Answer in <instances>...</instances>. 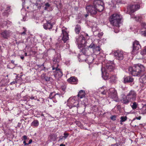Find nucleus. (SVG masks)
<instances>
[{
	"label": "nucleus",
	"instance_id": "obj_16",
	"mask_svg": "<svg viewBox=\"0 0 146 146\" xmlns=\"http://www.w3.org/2000/svg\"><path fill=\"white\" fill-rule=\"evenodd\" d=\"M140 6L138 4L132 5L130 6V11L132 13H134L140 8Z\"/></svg>",
	"mask_w": 146,
	"mask_h": 146
},
{
	"label": "nucleus",
	"instance_id": "obj_42",
	"mask_svg": "<svg viewBox=\"0 0 146 146\" xmlns=\"http://www.w3.org/2000/svg\"><path fill=\"white\" fill-rule=\"evenodd\" d=\"M141 26L142 27L141 29H143L144 28H146L145 27L146 26V24L144 22L141 23Z\"/></svg>",
	"mask_w": 146,
	"mask_h": 146
},
{
	"label": "nucleus",
	"instance_id": "obj_62",
	"mask_svg": "<svg viewBox=\"0 0 146 146\" xmlns=\"http://www.w3.org/2000/svg\"><path fill=\"white\" fill-rule=\"evenodd\" d=\"M21 59H23L24 58V57L23 56H21Z\"/></svg>",
	"mask_w": 146,
	"mask_h": 146
},
{
	"label": "nucleus",
	"instance_id": "obj_7",
	"mask_svg": "<svg viewBox=\"0 0 146 146\" xmlns=\"http://www.w3.org/2000/svg\"><path fill=\"white\" fill-rule=\"evenodd\" d=\"M103 4L102 2L98 0H96L94 2V5H95V7L97 11L99 12H101L103 10L104 7Z\"/></svg>",
	"mask_w": 146,
	"mask_h": 146
},
{
	"label": "nucleus",
	"instance_id": "obj_43",
	"mask_svg": "<svg viewBox=\"0 0 146 146\" xmlns=\"http://www.w3.org/2000/svg\"><path fill=\"white\" fill-rule=\"evenodd\" d=\"M64 136H62V137H64L65 139H66L67 137L68 136V135H69V133H64Z\"/></svg>",
	"mask_w": 146,
	"mask_h": 146
},
{
	"label": "nucleus",
	"instance_id": "obj_15",
	"mask_svg": "<svg viewBox=\"0 0 146 146\" xmlns=\"http://www.w3.org/2000/svg\"><path fill=\"white\" fill-rule=\"evenodd\" d=\"M63 37L62 38V40L65 43L68 39V35L65 29H63L62 30Z\"/></svg>",
	"mask_w": 146,
	"mask_h": 146
},
{
	"label": "nucleus",
	"instance_id": "obj_41",
	"mask_svg": "<svg viewBox=\"0 0 146 146\" xmlns=\"http://www.w3.org/2000/svg\"><path fill=\"white\" fill-rule=\"evenodd\" d=\"M54 3L57 5H60V0H56L54 1Z\"/></svg>",
	"mask_w": 146,
	"mask_h": 146
},
{
	"label": "nucleus",
	"instance_id": "obj_24",
	"mask_svg": "<svg viewBox=\"0 0 146 146\" xmlns=\"http://www.w3.org/2000/svg\"><path fill=\"white\" fill-rule=\"evenodd\" d=\"M81 30V27L80 25H77L75 28L74 30L76 33V34H78L80 33Z\"/></svg>",
	"mask_w": 146,
	"mask_h": 146
},
{
	"label": "nucleus",
	"instance_id": "obj_32",
	"mask_svg": "<svg viewBox=\"0 0 146 146\" xmlns=\"http://www.w3.org/2000/svg\"><path fill=\"white\" fill-rule=\"evenodd\" d=\"M94 60V58L92 56H90L88 58L87 60L88 61V63L91 64L93 62Z\"/></svg>",
	"mask_w": 146,
	"mask_h": 146
},
{
	"label": "nucleus",
	"instance_id": "obj_5",
	"mask_svg": "<svg viewBox=\"0 0 146 146\" xmlns=\"http://www.w3.org/2000/svg\"><path fill=\"white\" fill-rule=\"evenodd\" d=\"M81 33L82 34L80 35L77 36L76 38L75 42L78 45V47L79 49L85 46L86 44L85 38L82 35L83 33Z\"/></svg>",
	"mask_w": 146,
	"mask_h": 146
},
{
	"label": "nucleus",
	"instance_id": "obj_14",
	"mask_svg": "<svg viewBox=\"0 0 146 146\" xmlns=\"http://www.w3.org/2000/svg\"><path fill=\"white\" fill-rule=\"evenodd\" d=\"M11 34V32L9 30H4L1 33L2 36L5 39H8L9 38Z\"/></svg>",
	"mask_w": 146,
	"mask_h": 146
},
{
	"label": "nucleus",
	"instance_id": "obj_40",
	"mask_svg": "<svg viewBox=\"0 0 146 146\" xmlns=\"http://www.w3.org/2000/svg\"><path fill=\"white\" fill-rule=\"evenodd\" d=\"M134 18L137 21H140L141 19V17L139 16H135Z\"/></svg>",
	"mask_w": 146,
	"mask_h": 146
},
{
	"label": "nucleus",
	"instance_id": "obj_6",
	"mask_svg": "<svg viewBox=\"0 0 146 146\" xmlns=\"http://www.w3.org/2000/svg\"><path fill=\"white\" fill-rule=\"evenodd\" d=\"M141 48V46L139 41L137 40L135 41L133 43V49L131 53L133 54H137L138 50Z\"/></svg>",
	"mask_w": 146,
	"mask_h": 146
},
{
	"label": "nucleus",
	"instance_id": "obj_21",
	"mask_svg": "<svg viewBox=\"0 0 146 146\" xmlns=\"http://www.w3.org/2000/svg\"><path fill=\"white\" fill-rule=\"evenodd\" d=\"M85 94H86L84 91L81 90L79 91L78 95L76 96L78 97V99H79V97L80 98H82L85 97Z\"/></svg>",
	"mask_w": 146,
	"mask_h": 146
},
{
	"label": "nucleus",
	"instance_id": "obj_50",
	"mask_svg": "<svg viewBox=\"0 0 146 146\" xmlns=\"http://www.w3.org/2000/svg\"><path fill=\"white\" fill-rule=\"evenodd\" d=\"M22 137L25 140H26L27 139V137L26 135H24Z\"/></svg>",
	"mask_w": 146,
	"mask_h": 146
},
{
	"label": "nucleus",
	"instance_id": "obj_10",
	"mask_svg": "<svg viewBox=\"0 0 146 146\" xmlns=\"http://www.w3.org/2000/svg\"><path fill=\"white\" fill-rule=\"evenodd\" d=\"M114 65L112 63V61H108L105 64V67H103L105 70L107 72H110L112 71L114 69Z\"/></svg>",
	"mask_w": 146,
	"mask_h": 146
},
{
	"label": "nucleus",
	"instance_id": "obj_17",
	"mask_svg": "<svg viewBox=\"0 0 146 146\" xmlns=\"http://www.w3.org/2000/svg\"><path fill=\"white\" fill-rule=\"evenodd\" d=\"M121 102L124 104L127 105L129 102H131L127 95H124L121 100Z\"/></svg>",
	"mask_w": 146,
	"mask_h": 146
},
{
	"label": "nucleus",
	"instance_id": "obj_53",
	"mask_svg": "<svg viewBox=\"0 0 146 146\" xmlns=\"http://www.w3.org/2000/svg\"><path fill=\"white\" fill-rule=\"evenodd\" d=\"M26 31V30L25 29L24 32H22L21 33V35L25 34Z\"/></svg>",
	"mask_w": 146,
	"mask_h": 146
},
{
	"label": "nucleus",
	"instance_id": "obj_20",
	"mask_svg": "<svg viewBox=\"0 0 146 146\" xmlns=\"http://www.w3.org/2000/svg\"><path fill=\"white\" fill-rule=\"evenodd\" d=\"M54 97L51 101H53L54 102L56 103L58 100L61 97V95L60 94H56L53 95Z\"/></svg>",
	"mask_w": 146,
	"mask_h": 146
},
{
	"label": "nucleus",
	"instance_id": "obj_58",
	"mask_svg": "<svg viewBox=\"0 0 146 146\" xmlns=\"http://www.w3.org/2000/svg\"><path fill=\"white\" fill-rule=\"evenodd\" d=\"M14 62H15L13 60H12L11 61V63L14 64Z\"/></svg>",
	"mask_w": 146,
	"mask_h": 146
},
{
	"label": "nucleus",
	"instance_id": "obj_46",
	"mask_svg": "<svg viewBox=\"0 0 146 146\" xmlns=\"http://www.w3.org/2000/svg\"><path fill=\"white\" fill-rule=\"evenodd\" d=\"M103 33H99L98 34V36L101 38L103 35Z\"/></svg>",
	"mask_w": 146,
	"mask_h": 146
},
{
	"label": "nucleus",
	"instance_id": "obj_3",
	"mask_svg": "<svg viewBox=\"0 0 146 146\" xmlns=\"http://www.w3.org/2000/svg\"><path fill=\"white\" fill-rule=\"evenodd\" d=\"M122 19V17L120 14L118 13H114L110 16L109 21L111 25L118 27Z\"/></svg>",
	"mask_w": 146,
	"mask_h": 146
},
{
	"label": "nucleus",
	"instance_id": "obj_39",
	"mask_svg": "<svg viewBox=\"0 0 146 146\" xmlns=\"http://www.w3.org/2000/svg\"><path fill=\"white\" fill-rule=\"evenodd\" d=\"M55 94L54 92L51 93L49 95V96L48 99L49 98H50L51 100H50L51 101V100H52L53 98V97H54L53 95Z\"/></svg>",
	"mask_w": 146,
	"mask_h": 146
},
{
	"label": "nucleus",
	"instance_id": "obj_27",
	"mask_svg": "<svg viewBox=\"0 0 146 146\" xmlns=\"http://www.w3.org/2000/svg\"><path fill=\"white\" fill-rule=\"evenodd\" d=\"M53 9L51 5L48 3H46V10L48 11H51Z\"/></svg>",
	"mask_w": 146,
	"mask_h": 146
},
{
	"label": "nucleus",
	"instance_id": "obj_11",
	"mask_svg": "<svg viewBox=\"0 0 146 146\" xmlns=\"http://www.w3.org/2000/svg\"><path fill=\"white\" fill-rule=\"evenodd\" d=\"M127 95L131 102L136 100L137 94L134 91L132 90L130 91Z\"/></svg>",
	"mask_w": 146,
	"mask_h": 146
},
{
	"label": "nucleus",
	"instance_id": "obj_35",
	"mask_svg": "<svg viewBox=\"0 0 146 146\" xmlns=\"http://www.w3.org/2000/svg\"><path fill=\"white\" fill-rule=\"evenodd\" d=\"M98 46L97 45L95 44L94 43H92L89 46V47L93 48V50L96 48V46Z\"/></svg>",
	"mask_w": 146,
	"mask_h": 146
},
{
	"label": "nucleus",
	"instance_id": "obj_18",
	"mask_svg": "<svg viewBox=\"0 0 146 146\" xmlns=\"http://www.w3.org/2000/svg\"><path fill=\"white\" fill-rule=\"evenodd\" d=\"M67 80L69 83L74 84H77L78 81L77 78L74 76L71 77L68 79Z\"/></svg>",
	"mask_w": 146,
	"mask_h": 146
},
{
	"label": "nucleus",
	"instance_id": "obj_34",
	"mask_svg": "<svg viewBox=\"0 0 146 146\" xmlns=\"http://www.w3.org/2000/svg\"><path fill=\"white\" fill-rule=\"evenodd\" d=\"M141 54L143 55L146 54V46L144 47L143 50L141 51Z\"/></svg>",
	"mask_w": 146,
	"mask_h": 146
},
{
	"label": "nucleus",
	"instance_id": "obj_33",
	"mask_svg": "<svg viewBox=\"0 0 146 146\" xmlns=\"http://www.w3.org/2000/svg\"><path fill=\"white\" fill-rule=\"evenodd\" d=\"M32 125L35 126H38L39 124L38 121L37 120H34L32 123Z\"/></svg>",
	"mask_w": 146,
	"mask_h": 146
},
{
	"label": "nucleus",
	"instance_id": "obj_61",
	"mask_svg": "<svg viewBox=\"0 0 146 146\" xmlns=\"http://www.w3.org/2000/svg\"><path fill=\"white\" fill-rule=\"evenodd\" d=\"M43 26L44 28L45 29H46V25L44 24V25H43Z\"/></svg>",
	"mask_w": 146,
	"mask_h": 146
},
{
	"label": "nucleus",
	"instance_id": "obj_56",
	"mask_svg": "<svg viewBox=\"0 0 146 146\" xmlns=\"http://www.w3.org/2000/svg\"><path fill=\"white\" fill-rule=\"evenodd\" d=\"M21 123H18V125H17L18 127H20L21 126Z\"/></svg>",
	"mask_w": 146,
	"mask_h": 146
},
{
	"label": "nucleus",
	"instance_id": "obj_22",
	"mask_svg": "<svg viewBox=\"0 0 146 146\" xmlns=\"http://www.w3.org/2000/svg\"><path fill=\"white\" fill-rule=\"evenodd\" d=\"M133 78L130 76L124 77V83L131 82L133 81Z\"/></svg>",
	"mask_w": 146,
	"mask_h": 146
},
{
	"label": "nucleus",
	"instance_id": "obj_8",
	"mask_svg": "<svg viewBox=\"0 0 146 146\" xmlns=\"http://www.w3.org/2000/svg\"><path fill=\"white\" fill-rule=\"evenodd\" d=\"M110 93L109 94V95L110 98L113 99L114 101H118V98L116 90L114 88H111L110 89Z\"/></svg>",
	"mask_w": 146,
	"mask_h": 146
},
{
	"label": "nucleus",
	"instance_id": "obj_12",
	"mask_svg": "<svg viewBox=\"0 0 146 146\" xmlns=\"http://www.w3.org/2000/svg\"><path fill=\"white\" fill-rule=\"evenodd\" d=\"M114 55L116 57L117 59L121 60L124 58V54L123 51L117 50L114 53Z\"/></svg>",
	"mask_w": 146,
	"mask_h": 146
},
{
	"label": "nucleus",
	"instance_id": "obj_64",
	"mask_svg": "<svg viewBox=\"0 0 146 146\" xmlns=\"http://www.w3.org/2000/svg\"><path fill=\"white\" fill-rule=\"evenodd\" d=\"M25 56H27V53H25Z\"/></svg>",
	"mask_w": 146,
	"mask_h": 146
},
{
	"label": "nucleus",
	"instance_id": "obj_29",
	"mask_svg": "<svg viewBox=\"0 0 146 146\" xmlns=\"http://www.w3.org/2000/svg\"><path fill=\"white\" fill-rule=\"evenodd\" d=\"M141 33L143 36H146V28H144L143 29H141Z\"/></svg>",
	"mask_w": 146,
	"mask_h": 146
},
{
	"label": "nucleus",
	"instance_id": "obj_19",
	"mask_svg": "<svg viewBox=\"0 0 146 146\" xmlns=\"http://www.w3.org/2000/svg\"><path fill=\"white\" fill-rule=\"evenodd\" d=\"M139 81L142 84V86H144L146 85V73H144L140 78Z\"/></svg>",
	"mask_w": 146,
	"mask_h": 146
},
{
	"label": "nucleus",
	"instance_id": "obj_13",
	"mask_svg": "<svg viewBox=\"0 0 146 146\" xmlns=\"http://www.w3.org/2000/svg\"><path fill=\"white\" fill-rule=\"evenodd\" d=\"M101 71L102 75V77L105 80H107L109 79L110 78L109 74L108 72H107L105 70V69L102 66L101 68Z\"/></svg>",
	"mask_w": 146,
	"mask_h": 146
},
{
	"label": "nucleus",
	"instance_id": "obj_31",
	"mask_svg": "<svg viewBox=\"0 0 146 146\" xmlns=\"http://www.w3.org/2000/svg\"><path fill=\"white\" fill-rule=\"evenodd\" d=\"M120 122L121 124H122V123L123 122L125 121H126L127 119V117L126 116H125V117L123 116H122L120 117Z\"/></svg>",
	"mask_w": 146,
	"mask_h": 146
},
{
	"label": "nucleus",
	"instance_id": "obj_47",
	"mask_svg": "<svg viewBox=\"0 0 146 146\" xmlns=\"http://www.w3.org/2000/svg\"><path fill=\"white\" fill-rule=\"evenodd\" d=\"M141 117L140 116H139L138 117H136L133 119V120H135L136 119L140 120L141 119Z\"/></svg>",
	"mask_w": 146,
	"mask_h": 146
},
{
	"label": "nucleus",
	"instance_id": "obj_52",
	"mask_svg": "<svg viewBox=\"0 0 146 146\" xmlns=\"http://www.w3.org/2000/svg\"><path fill=\"white\" fill-rule=\"evenodd\" d=\"M23 143L24 144V145L25 146L28 145V143H26V141H24Z\"/></svg>",
	"mask_w": 146,
	"mask_h": 146
},
{
	"label": "nucleus",
	"instance_id": "obj_36",
	"mask_svg": "<svg viewBox=\"0 0 146 146\" xmlns=\"http://www.w3.org/2000/svg\"><path fill=\"white\" fill-rule=\"evenodd\" d=\"M138 104L137 103L135 102L133 103V105L131 106V108L133 110L135 109L137 107Z\"/></svg>",
	"mask_w": 146,
	"mask_h": 146
},
{
	"label": "nucleus",
	"instance_id": "obj_44",
	"mask_svg": "<svg viewBox=\"0 0 146 146\" xmlns=\"http://www.w3.org/2000/svg\"><path fill=\"white\" fill-rule=\"evenodd\" d=\"M110 119L111 120L114 121L116 120V117L115 115L112 116L110 117Z\"/></svg>",
	"mask_w": 146,
	"mask_h": 146
},
{
	"label": "nucleus",
	"instance_id": "obj_55",
	"mask_svg": "<svg viewBox=\"0 0 146 146\" xmlns=\"http://www.w3.org/2000/svg\"><path fill=\"white\" fill-rule=\"evenodd\" d=\"M122 0H117V3H121V2Z\"/></svg>",
	"mask_w": 146,
	"mask_h": 146
},
{
	"label": "nucleus",
	"instance_id": "obj_9",
	"mask_svg": "<svg viewBox=\"0 0 146 146\" xmlns=\"http://www.w3.org/2000/svg\"><path fill=\"white\" fill-rule=\"evenodd\" d=\"M86 9L87 11L90 13L91 15H95L97 13L95 5H88L86 7Z\"/></svg>",
	"mask_w": 146,
	"mask_h": 146
},
{
	"label": "nucleus",
	"instance_id": "obj_49",
	"mask_svg": "<svg viewBox=\"0 0 146 146\" xmlns=\"http://www.w3.org/2000/svg\"><path fill=\"white\" fill-rule=\"evenodd\" d=\"M17 83V81L16 80L15 81H14L13 82H12L11 83V85L13 84H15V83Z\"/></svg>",
	"mask_w": 146,
	"mask_h": 146
},
{
	"label": "nucleus",
	"instance_id": "obj_26",
	"mask_svg": "<svg viewBox=\"0 0 146 146\" xmlns=\"http://www.w3.org/2000/svg\"><path fill=\"white\" fill-rule=\"evenodd\" d=\"M100 92L103 95H106L107 92V90L106 89H104V87H103L100 89Z\"/></svg>",
	"mask_w": 146,
	"mask_h": 146
},
{
	"label": "nucleus",
	"instance_id": "obj_1",
	"mask_svg": "<svg viewBox=\"0 0 146 146\" xmlns=\"http://www.w3.org/2000/svg\"><path fill=\"white\" fill-rule=\"evenodd\" d=\"M61 59V56L60 54L58 55L57 57L54 58L53 60L54 65L52 66V69L55 70L54 76L56 78H59L61 77L63 73L60 68H58L59 64L58 63L60 62Z\"/></svg>",
	"mask_w": 146,
	"mask_h": 146
},
{
	"label": "nucleus",
	"instance_id": "obj_57",
	"mask_svg": "<svg viewBox=\"0 0 146 146\" xmlns=\"http://www.w3.org/2000/svg\"><path fill=\"white\" fill-rule=\"evenodd\" d=\"M30 98L31 99V100L35 99V97H33V96H32V97H30Z\"/></svg>",
	"mask_w": 146,
	"mask_h": 146
},
{
	"label": "nucleus",
	"instance_id": "obj_63",
	"mask_svg": "<svg viewBox=\"0 0 146 146\" xmlns=\"http://www.w3.org/2000/svg\"><path fill=\"white\" fill-rule=\"evenodd\" d=\"M63 137H62V136H61V137H60V139H63Z\"/></svg>",
	"mask_w": 146,
	"mask_h": 146
},
{
	"label": "nucleus",
	"instance_id": "obj_48",
	"mask_svg": "<svg viewBox=\"0 0 146 146\" xmlns=\"http://www.w3.org/2000/svg\"><path fill=\"white\" fill-rule=\"evenodd\" d=\"M41 77H42V79H44V80L46 79H45V78H46L45 75L44 74H42L41 75Z\"/></svg>",
	"mask_w": 146,
	"mask_h": 146
},
{
	"label": "nucleus",
	"instance_id": "obj_51",
	"mask_svg": "<svg viewBox=\"0 0 146 146\" xmlns=\"http://www.w3.org/2000/svg\"><path fill=\"white\" fill-rule=\"evenodd\" d=\"M10 7H7V10L6 11L8 12H9L10 11Z\"/></svg>",
	"mask_w": 146,
	"mask_h": 146
},
{
	"label": "nucleus",
	"instance_id": "obj_4",
	"mask_svg": "<svg viewBox=\"0 0 146 146\" xmlns=\"http://www.w3.org/2000/svg\"><path fill=\"white\" fill-rule=\"evenodd\" d=\"M78 97L77 96H75L73 97H71L67 100V105L70 108L73 107H76L78 108L79 106V102Z\"/></svg>",
	"mask_w": 146,
	"mask_h": 146
},
{
	"label": "nucleus",
	"instance_id": "obj_54",
	"mask_svg": "<svg viewBox=\"0 0 146 146\" xmlns=\"http://www.w3.org/2000/svg\"><path fill=\"white\" fill-rule=\"evenodd\" d=\"M32 142V140L31 139H30L29 141V143H28V145L29 144L31 143Z\"/></svg>",
	"mask_w": 146,
	"mask_h": 146
},
{
	"label": "nucleus",
	"instance_id": "obj_23",
	"mask_svg": "<svg viewBox=\"0 0 146 146\" xmlns=\"http://www.w3.org/2000/svg\"><path fill=\"white\" fill-rule=\"evenodd\" d=\"M109 79H110V82L111 83H114L116 81L117 77L116 75H114L110 76Z\"/></svg>",
	"mask_w": 146,
	"mask_h": 146
},
{
	"label": "nucleus",
	"instance_id": "obj_37",
	"mask_svg": "<svg viewBox=\"0 0 146 146\" xmlns=\"http://www.w3.org/2000/svg\"><path fill=\"white\" fill-rule=\"evenodd\" d=\"M143 110L142 113L144 114L146 113V104L144 105L143 107Z\"/></svg>",
	"mask_w": 146,
	"mask_h": 146
},
{
	"label": "nucleus",
	"instance_id": "obj_25",
	"mask_svg": "<svg viewBox=\"0 0 146 146\" xmlns=\"http://www.w3.org/2000/svg\"><path fill=\"white\" fill-rule=\"evenodd\" d=\"M130 29L132 31H133L135 33H137L139 30L136 26L134 25L131 26Z\"/></svg>",
	"mask_w": 146,
	"mask_h": 146
},
{
	"label": "nucleus",
	"instance_id": "obj_28",
	"mask_svg": "<svg viewBox=\"0 0 146 146\" xmlns=\"http://www.w3.org/2000/svg\"><path fill=\"white\" fill-rule=\"evenodd\" d=\"M52 79V78L50 77H47L46 78V85L48 84H51Z\"/></svg>",
	"mask_w": 146,
	"mask_h": 146
},
{
	"label": "nucleus",
	"instance_id": "obj_30",
	"mask_svg": "<svg viewBox=\"0 0 146 146\" xmlns=\"http://www.w3.org/2000/svg\"><path fill=\"white\" fill-rule=\"evenodd\" d=\"M52 25L51 23L49 22H47L46 23V29H52Z\"/></svg>",
	"mask_w": 146,
	"mask_h": 146
},
{
	"label": "nucleus",
	"instance_id": "obj_2",
	"mask_svg": "<svg viewBox=\"0 0 146 146\" xmlns=\"http://www.w3.org/2000/svg\"><path fill=\"white\" fill-rule=\"evenodd\" d=\"M144 70L143 66L139 64H135L133 67H130L129 68L130 73L134 76H140Z\"/></svg>",
	"mask_w": 146,
	"mask_h": 146
},
{
	"label": "nucleus",
	"instance_id": "obj_59",
	"mask_svg": "<svg viewBox=\"0 0 146 146\" xmlns=\"http://www.w3.org/2000/svg\"><path fill=\"white\" fill-rule=\"evenodd\" d=\"M60 146H65L64 144H61L60 145Z\"/></svg>",
	"mask_w": 146,
	"mask_h": 146
},
{
	"label": "nucleus",
	"instance_id": "obj_60",
	"mask_svg": "<svg viewBox=\"0 0 146 146\" xmlns=\"http://www.w3.org/2000/svg\"><path fill=\"white\" fill-rule=\"evenodd\" d=\"M88 16V14H86L85 15V16L86 17H87Z\"/></svg>",
	"mask_w": 146,
	"mask_h": 146
},
{
	"label": "nucleus",
	"instance_id": "obj_38",
	"mask_svg": "<svg viewBox=\"0 0 146 146\" xmlns=\"http://www.w3.org/2000/svg\"><path fill=\"white\" fill-rule=\"evenodd\" d=\"M101 49V48H100V47L99 46H96V48L94 49L93 50L94 52L95 51L98 52H99Z\"/></svg>",
	"mask_w": 146,
	"mask_h": 146
},
{
	"label": "nucleus",
	"instance_id": "obj_45",
	"mask_svg": "<svg viewBox=\"0 0 146 146\" xmlns=\"http://www.w3.org/2000/svg\"><path fill=\"white\" fill-rule=\"evenodd\" d=\"M66 87L64 86H62V91L64 92H62V93L64 94V92L65 91V90H66Z\"/></svg>",
	"mask_w": 146,
	"mask_h": 146
}]
</instances>
